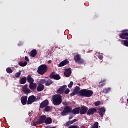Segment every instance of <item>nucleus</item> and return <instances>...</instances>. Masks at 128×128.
<instances>
[{
	"label": "nucleus",
	"mask_w": 128,
	"mask_h": 128,
	"mask_svg": "<svg viewBox=\"0 0 128 128\" xmlns=\"http://www.w3.org/2000/svg\"><path fill=\"white\" fill-rule=\"evenodd\" d=\"M76 94H78V93L76 92H74V90L73 91V92L70 94V96H74Z\"/></svg>",
	"instance_id": "35"
},
{
	"label": "nucleus",
	"mask_w": 128,
	"mask_h": 128,
	"mask_svg": "<svg viewBox=\"0 0 128 128\" xmlns=\"http://www.w3.org/2000/svg\"><path fill=\"white\" fill-rule=\"evenodd\" d=\"M78 86H80V84H78Z\"/></svg>",
	"instance_id": "50"
},
{
	"label": "nucleus",
	"mask_w": 128,
	"mask_h": 128,
	"mask_svg": "<svg viewBox=\"0 0 128 128\" xmlns=\"http://www.w3.org/2000/svg\"><path fill=\"white\" fill-rule=\"evenodd\" d=\"M68 128H70V127H68Z\"/></svg>",
	"instance_id": "52"
},
{
	"label": "nucleus",
	"mask_w": 128,
	"mask_h": 128,
	"mask_svg": "<svg viewBox=\"0 0 128 128\" xmlns=\"http://www.w3.org/2000/svg\"><path fill=\"white\" fill-rule=\"evenodd\" d=\"M50 78L55 80H60L61 78L60 74H56V72H53L50 75Z\"/></svg>",
	"instance_id": "7"
},
{
	"label": "nucleus",
	"mask_w": 128,
	"mask_h": 128,
	"mask_svg": "<svg viewBox=\"0 0 128 128\" xmlns=\"http://www.w3.org/2000/svg\"><path fill=\"white\" fill-rule=\"evenodd\" d=\"M70 64V62L68 59L64 60L63 62H61L59 65L58 67L59 68H62V66H66V64Z\"/></svg>",
	"instance_id": "16"
},
{
	"label": "nucleus",
	"mask_w": 128,
	"mask_h": 128,
	"mask_svg": "<svg viewBox=\"0 0 128 128\" xmlns=\"http://www.w3.org/2000/svg\"><path fill=\"white\" fill-rule=\"evenodd\" d=\"M80 108L78 107V108H74L73 110H72L71 111V113L73 114H80Z\"/></svg>",
	"instance_id": "17"
},
{
	"label": "nucleus",
	"mask_w": 128,
	"mask_h": 128,
	"mask_svg": "<svg viewBox=\"0 0 128 128\" xmlns=\"http://www.w3.org/2000/svg\"><path fill=\"white\" fill-rule=\"evenodd\" d=\"M80 88L78 86H76L74 90V91L76 92L77 94H78V92H80Z\"/></svg>",
	"instance_id": "34"
},
{
	"label": "nucleus",
	"mask_w": 128,
	"mask_h": 128,
	"mask_svg": "<svg viewBox=\"0 0 128 128\" xmlns=\"http://www.w3.org/2000/svg\"><path fill=\"white\" fill-rule=\"evenodd\" d=\"M45 124H52V119L50 118H46L45 121Z\"/></svg>",
	"instance_id": "24"
},
{
	"label": "nucleus",
	"mask_w": 128,
	"mask_h": 128,
	"mask_svg": "<svg viewBox=\"0 0 128 128\" xmlns=\"http://www.w3.org/2000/svg\"><path fill=\"white\" fill-rule=\"evenodd\" d=\"M66 88H68L66 85L63 86L57 90V94H62Z\"/></svg>",
	"instance_id": "8"
},
{
	"label": "nucleus",
	"mask_w": 128,
	"mask_h": 128,
	"mask_svg": "<svg viewBox=\"0 0 128 128\" xmlns=\"http://www.w3.org/2000/svg\"><path fill=\"white\" fill-rule=\"evenodd\" d=\"M70 124H72L70 121L67 122L66 124V126H70Z\"/></svg>",
	"instance_id": "44"
},
{
	"label": "nucleus",
	"mask_w": 128,
	"mask_h": 128,
	"mask_svg": "<svg viewBox=\"0 0 128 128\" xmlns=\"http://www.w3.org/2000/svg\"><path fill=\"white\" fill-rule=\"evenodd\" d=\"M98 58L101 60H104V56H102V54H99Z\"/></svg>",
	"instance_id": "39"
},
{
	"label": "nucleus",
	"mask_w": 128,
	"mask_h": 128,
	"mask_svg": "<svg viewBox=\"0 0 128 128\" xmlns=\"http://www.w3.org/2000/svg\"><path fill=\"white\" fill-rule=\"evenodd\" d=\"M19 66H22V68L26 66H28V62H21L19 63Z\"/></svg>",
	"instance_id": "27"
},
{
	"label": "nucleus",
	"mask_w": 128,
	"mask_h": 128,
	"mask_svg": "<svg viewBox=\"0 0 128 128\" xmlns=\"http://www.w3.org/2000/svg\"><path fill=\"white\" fill-rule=\"evenodd\" d=\"M49 104L48 100H45L40 104V108L42 110L44 108H46V106H48Z\"/></svg>",
	"instance_id": "11"
},
{
	"label": "nucleus",
	"mask_w": 128,
	"mask_h": 128,
	"mask_svg": "<svg viewBox=\"0 0 128 128\" xmlns=\"http://www.w3.org/2000/svg\"><path fill=\"white\" fill-rule=\"evenodd\" d=\"M98 112V110L96 108H90L87 111L88 116H94V114Z\"/></svg>",
	"instance_id": "14"
},
{
	"label": "nucleus",
	"mask_w": 128,
	"mask_h": 128,
	"mask_svg": "<svg viewBox=\"0 0 128 128\" xmlns=\"http://www.w3.org/2000/svg\"><path fill=\"white\" fill-rule=\"evenodd\" d=\"M74 60H75L77 64H84V60L82 59V57L80 54H77L74 57Z\"/></svg>",
	"instance_id": "5"
},
{
	"label": "nucleus",
	"mask_w": 128,
	"mask_h": 128,
	"mask_svg": "<svg viewBox=\"0 0 128 128\" xmlns=\"http://www.w3.org/2000/svg\"><path fill=\"white\" fill-rule=\"evenodd\" d=\"M6 72L8 74H12L14 72V71L10 68H7Z\"/></svg>",
	"instance_id": "30"
},
{
	"label": "nucleus",
	"mask_w": 128,
	"mask_h": 128,
	"mask_svg": "<svg viewBox=\"0 0 128 128\" xmlns=\"http://www.w3.org/2000/svg\"><path fill=\"white\" fill-rule=\"evenodd\" d=\"M52 80H48L47 81H46V84H45V86H52Z\"/></svg>",
	"instance_id": "29"
},
{
	"label": "nucleus",
	"mask_w": 128,
	"mask_h": 128,
	"mask_svg": "<svg viewBox=\"0 0 128 128\" xmlns=\"http://www.w3.org/2000/svg\"><path fill=\"white\" fill-rule=\"evenodd\" d=\"M36 54H38V51L36 50H34L30 52V56H32V58H36Z\"/></svg>",
	"instance_id": "21"
},
{
	"label": "nucleus",
	"mask_w": 128,
	"mask_h": 128,
	"mask_svg": "<svg viewBox=\"0 0 128 128\" xmlns=\"http://www.w3.org/2000/svg\"><path fill=\"white\" fill-rule=\"evenodd\" d=\"M72 108L70 106H66L62 112L61 114L63 116H68L69 114H72Z\"/></svg>",
	"instance_id": "4"
},
{
	"label": "nucleus",
	"mask_w": 128,
	"mask_h": 128,
	"mask_svg": "<svg viewBox=\"0 0 128 128\" xmlns=\"http://www.w3.org/2000/svg\"><path fill=\"white\" fill-rule=\"evenodd\" d=\"M79 94L81 96H85V98H90L92 96V95L94 94V92H92V90L84 89L81 90Z\"/></svg>",
	"instance_id": "2"
},
{
	"label": "nucleus",
	"mask_w": 128,
	"mask_h": 128,
	"mask_svg": "<svg viewBox=\"0 0 128 128\" xmlns=\"http://www.w3.org/2000/svg\"><path fill=\"white\" fill-rule=\"evenodd\" d=\"M40 124V121L38 120V122H34V126H38Z\"/></svg>",
	"instance_id": "38"
},
{
	"label": "nucleus",
	"mask_w": 128,
	"mask_h": 128,
	"mask_svg": "<svg viewBox=\"0 0 128 128\" xmlns=\"http://www.w3.org/2000/svg\"><path fill=\"white\" fill-rule=\"evenodd\" d=\"M28 83H30V84H34V78H32V76H28Z\"/></svg>",
	"instance_id": "22"
},
{
	"label": "nucleus",
	"mask_w": 128,
	"mask_h": 128,
	"mask_svg": "<svg viewBox=\"0 0 128 128\" xmlns=\"http://www.w3.org/2000/svg\"><path fill=\"white\" fill-rule=\"evenodd\" d=\"M124 46H126V48H128V40H124Z\"/></svg>",
	"instance_id": "37"
},
{
	"label": "nucleus",
	"mask_w": 128,
	"mask_h": 128,
	"mask_svg": "<svg viewBox=\"0 0 128 128\" xmlns=\"http://www.w3.org/2000/svg\"><path fill=\"white\" fill-rule=\"evenodd\" d=\"M52 62V60H49L48 62V64H50Z\"/></svg>",
	"instance_id": "49"
},
{
	"label": "nucleus",
	"mask_w": 128,
	"mask_h": 128,
	"mask_svg": "<svg viewBox=\"0 0 128 128\" xmlns=\"http://www.w3.org/2000/svg\"><path fill=\"white\" fill-rule=\"evenodd\" d=\"M46 116L42 115L39 118L38 121L40 124H43L46 123Z\"/></svg>",
	"instance_id": "10"
},
{
	"label": "nucleus",
	"mask_w": 128,
	"mask_h": 128,
	"mask_svg": "<svg viewBox=\"0 0 128 128\" xmlns=\"http://www.w3.org/2000/svg\"><path fill=\"white\" fill-rule=\"evenodd\" d=\"M106 108H100L98 110V114L100 115V116L102 118H104V116L106 114Z\"/></svg>",
	"instance_id": "13"
},
{
	"label": "nucleus",
	"mask_w": 128,
	"mask_h": 128,
	"mask_svg": "<svg viewBox=\"0 0 128 128\" xmlns=\"http://www.w3.org/2000/svg\"><path fill=\"white\" fill-rule=\"evenodd\" d=\"M21 102L23 106H26L28 103V96H22L21 99Z\"/></svg>",
	"instance_id": "18"
},
{
	"label": "nucleus",
	"mask_w": 128,
	"mask_h": 128,
	"mask_svg": "<svg viewBox=\"0 0 128 128\" xmlns=\"http://www.w3.org/2000/svg\"><path fill=\"white\" fill-rule=\"evenodd\" d=\"M78 122V120L76 119L70 121V122H71V124H74V122Z\"/></svg>",
	"instance_id": "42"
},
{
	"label": "nucleus",
	"mask_w": 128,
	"mask_h": 128,
	"mask_svg": "<svg viewBox=\"0 0 128 128\" xmlns=\"http://www.w3.org/2000/svg\"><path fill=\"white\" fill-rule=\"evenodd\" d=\"M69 128H80V127L78 126H69Z\"/></svg>",
	"instance_id": "43"
},
{
	"label": "nucleus",
	"mask_w": 128,
	"mask_h": 128,
	"mask_svg": "<svg viewBox=\"0 0 128 128\" xmlns=\"http://www.w3.org/2000/svg\"><path fill=\"white\" fill-rule=\"evenodd\" d=\"M106 80L104 79L102 80L100 82H99L98 88H102L106 86Z\"/></svg>",
	"instance_id": "23"
},
{
	"label": "nucleus",
	"mask_w": 128,
	"mask_h": 128,
	"mask_svg": "<svg viewBox=\"0 0 128 128\" xmlns=\"http://www.w3.org/2000/svg\"><path fill=\"white\" fill-rule=\"evenodd\" d=\"M94 105L96 106H100V102H97L94 103Z\"/></svg>",
	"instance_id": "41"
},
{
	"label": "nucleus",
	"mask_w": 128,
	"mask_h": 128,
	"mask_svg": "<svg viewBox=\"0 0 128 128\" xmlns=\"http://www.w3.org/2000/svg\"><path fill=\"white\" fill-rule=\"evenodd\" d=\"M50 110V106H46L44 109V111L46 112H48Z\"/></svg>",
	"instance_id": "31"
},
{
	"label": "nucleus",
	"mask_w": 128,
	"mask_h": 128,
	"mask_svg": "<svg viewBox=\"0 0 128 128\" xmlns=\"http://www.w3.org/2000/svg\"><path fill=\"white\" fill-rule=\"evenodd\" d=\"M22 74V72H18L16 74V78H20V75Z\"/></svg>",
	"instance_id": "33"
},
{
	"label": "nucleus",
	"mask_w": 128,
	"mask_h": 128,
	"mask_svg": "<svg viewBox=\"0 0 128 128\" xmlns=\"http://www.w3.org/2000/svg\"><path fill=\"white\" fill-rule=\"evenodd\" d=\"M62 104H63L64 106H66L68 104L67 102H64Z\"/></svg>",
	"instance_id": "47"
},
{
	"label": "nucleus",
	"mask_w": 128,
	"mask_h": 128,
	"mask_svg": "<svg viewBox=\"0 0 128 128\" xmlns=\"http://www.w3.org/2000/svg\"><path fill=\"white\" fill-rule=\"evenodd\" d=\"M22 92H24L26 94H30V90L28 88V84L24 85L22 88Z\"/></svg>",
	"instance_id": "12"
},
{
	"label": "nucleus",
	"mask_w": 128,
	"mask_h": 128,
	"mask_svg": "<svg viewBox=\"0 0 128 128\" xmlns=\"http://www.w3.org/2000/svg\"><path fill=\"white\" fill-rule=\"evenodd\" d=\"M40 82L41 83V84H40L44 85L45 84V85H46V80H40Z\"/></svg>",
	"instance_id": "32"
},
{
	"label": "nucleus",
	"mask_w": 128,
	"mask_h": 128,
	"mask_svg": "<svg viewBox=\"0 0 128 128\" xmlns=\"http://www.w3.org/2000/svg\"><path fill=\"white\" fill-rule=\"evenodd\" d=\"M73 86H74V82H70V84L68 86V87L69 88H72Z\"/></svg>",
	"instance_id": "36"
},
{
	"label": "nucleus",
	"mask_w": 128,
	"mask_h": 128,
	"mask_svg": "<svg viewBox=\"0 0 128 128\" xmlns=\"http://www.w3.org/2000/svg\"><path fill=\"white\" fill-rule=\"evenodd\" d=\"M52 100L54 106H60L62 102V96L60 94H56L52 96Z\"/></svg>",
	"instance_id": "1"
},
{
	"label": "nucleus",
	"mask_w": 128,
	"mask_h": 128,
	"mask_svg": "<svg viewBox=\"0 0 128 128\" xmlns=\"http://www.w3.org/2000/svg\"><path fill=\"white\" fill-rule=\"evenodd\" d=\"M38 102V98L34 96H30L28 100V104H32L34 102Z\"/></svg>",
	"instance_id": "6"
},
{
	"label": "nucleus",
	"mask_w": 128,
	"mask_h": 128,
	"mask_svg": "<svg viewBox=\"0 0 128 128\" xmlns=\"http://www.w3.org/2000/svg\"><path fill=\"white\" fill-rule=\"evenodd\" d=\"M88 108L86 106H82L80 108V114H86L88 111Z\"/></svg>",
	"instance_id": "9"
},
{
	"label": "nucleus",
	"mask_w": 128,
	"mask_h": 128,
	"mask_svg": "<svg viewBox=\"0 0 128 128\" xmlns=\"http://www.w3.org/2000/svg\"><path fill=\"white\" fill-rule=\"evenodd\" d=\"M48 72V66L42 64L38 68V73L40 76H44Z\"/></svg>",
	"instance_id": "3"
},
{
	"label": "nucleus",
	"mask_w": 128,
	"mask_h": 128,
	"mask_svg": "<svg viewBox=\"0 0 128 128\" xmlns=\"http://www.w3.org/2000/svg\"><path fill=\"white\" fill-rule=\"evenodd\" d=\"M26 80H28V78L26 77L22 78L20 80V84H26Z\"/></svg>",
	"instance_id": "26"
},
{
	"label": "nucleus",
	"mask_w": 128,
	"mask_h": 128,
	"mask_svg": "<svg viewBox=\"0 0 128 128\" xmlns=\"http://www.w3.org/2000/svg\"><path fill=\"white\" fill-rule=\"evenodd\" d=\"M37 86L38 85L36 84L32 83V84H30V88L32 90H34L36 89Z\"/></svg>",
	"instance_id": "20"
},
{
	"label": "nucleus",
	"mask_w": 128,
	"mask_h": 128,
	"mask_svg": "<svg viewBox=\"0 0 128 128\" xmlns=\"http://www.w3.org/2000/svg\"><path fill=\"white\" fill-rule=\"evenodd\" d=\"M25 60H26V62H30V58H28V57L26 56L25 57Z\"/></svg>",
	"instance_id": "45"
},
{
	"label": "nucleus",
	"mask_w": 128,
	"mask_h": 128,
	"mask_svg": "<svg viewBox=\"0 0 128 128\" xmlns=\"http://www.w3.org/2000/svg\"><path fill=\"white\" fill-rule=\"evenodd\" d=\"M128 32V30H124L122 32L123 34H124V32Z\"/></svg>",
	"instance_id": "46"
},
{
	"label": "nucleus",
	"mask_w": 128,
	"mask_h": 128,
	"mask_svg": "<svg viewBox=\"0 0 128 128\" xmlns=\"http://www.w3.org/2000/svg\"><path fill=\"white\" fill-rule=\"evenodd\" d=\"M112 92V88H106L104 89L103 92L104 94H109V92Z\"/></svg>",
	"instance_id": "25"
},
{
	"label": "nucleus",
	"mask_w": 128,
	"mask_h": 128,
	"mask_svg": "<svg viewBox=\"0 0 128 128\" xmlns=\"http://www.w3.org/2000/svg\"><path fill=\"white\" fill-rule=\"evenodd\" d=\"M70 90L68 88L66 90L64 91L65 94H70Z\"/></svg>",
	"instance_id": "40"
},
{
	"label": "nucleus",
	"mask_w": 128,
	"mask_h": 128,
	"mask_svg": "<svg viewBox=\"0 0 128 128\" xmlns=\"http://www.w3.org/2000/svg\"><path fill=\"white\" fill-rule=\"evenodd\" d=\"M44 90V86L42 85V84H39L37 88V92H42Z\"/></svg>",
	"instance_id": "19"
},
{
	"label": "nucleus",
	"mask_w": 128,
	"mask_h": 128,
	"mask_svg": "<svg viewBox=\"0 0 128 128\" xmlns=\"http://www.w3.org/2000/svg\"><path fill=\"white\" fill-rule=\"evenodd\" d=\"M72 118L71 117L69 118V120H72Z\"/></svg>",
	"instance_id": "51"
},
{
	"label": "nucleus",
	"mask_w": 128,
	"mask_h": 128,
	"mask_svg": "<svg viewBox=\"0 0 128 128\" xmlns=\"http://www.w3.org/2000/svg\"><path fill=\"white\" fill-rule=\"evenodd\" d=\"M128 36V32H124L120 35V38H124L125 37Z\"/></svg>",
	"instance_id": "28"
},
{
	"label": "nucleus",
	"mask_w": 128,
	"mask_h": 128,
	"mask_svg": "<svg viewBox=\"0 0 128 128\" xmlns=\"http://www.w3.org/2000/svg\"><path fill=\"white\" fill-rule=\"evenodd\" d=\"M122 40H128V37H124V38H122Z\"/></svg>",
	"instance_id": "48"
},
{
	"label": "nucleus",
	"mask_w": 128,
	"mask_h": 128,
	"mask_svg": "<svg viewBox=\"0 0 128 128\" xmlns=\"http://www.w3.org/2000/svg\"><path fill=\"white\" fill-rule=\"evenodd\" d=\"M72 68H70L68 69H66L65 72L64 73V75L66 78H70L72 75Z\"/></svg>",
	"instance_id": "15"
}]
</instances>
